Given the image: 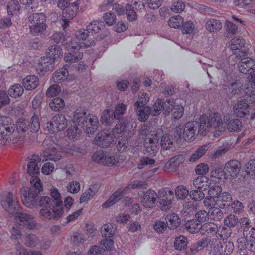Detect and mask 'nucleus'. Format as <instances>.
<instances>
[{"label":"nucleus","instance_id":"43","mask_svg":"<svg viewBox=\"0 0 255 255\" xmlns=\"http://www.w3.org/2000/svg\"><path fill=\"white\" fill-rule=\"evenodd\" d=\"M185 227L188 232L194 234L198 232L202 226L197 221L188 220L185 223Z\"/></svg>","mask_w":255,"mask_h":255},{"label":"nucleus","instance_id":"45","mask_svg":"<svg viewBox=\"0 0 255 255\" xmlns=\"http://www.w3.org/2000/svg\"><path fill=\"white\" fill-rule=\"evenodd\" d=\"M65 106L64 100L60 98H56L53 99L49 103V107L51 109L55 112H60L63 109Z\"/></svg>","mask_w":255,"mask_h":255},{"label":"nucleus","instance_id":"53","mask_svg":"<svg viewBox=\"0 0 255 255\" xmlns=\"http://www.w3.org/2000/svg\"><path fill=\"white\" fill-rule=\"evenodd\" d=\"M16 254L18 255H41L42 253L39 251L24 249L21 245L16 246Z\"/></svg>","mask_w":255,"mask_h":255},{"label":"nucleus","instance_id":"51","mask_svg":"<svg viewBox=\"0 0 255 255\" xmlns=\"http://www.w3.org/2000/svg\"><path fill=\"white\" fill-rule=\"evenodd\" d=\"M104 26V23L101 21H93L91 22L87 27V31L89 33H96L101 30Z\"/></svg>","mask_w":255,"mask_h":255},{"label":"nucleus","instance_id":"26","mask_svg":"<svg viewBox=\"0 0 255 255\" xmlns=\"http://www.w3.org/2000/svg\"><path fill=\"white\" fill-rule=\"evenodd\" d=\"M114 141L112 135L105 132L99 133L95 139V143L102 147L109 146Z\"/></svg>","mask_w":255,"mask_h":255},{"label":"nucleus","instance_id":"9","mask_svg":"<svg viewBox=\"0 0 255 255\" xmlns=\"http://www.w3.org/2000/svg\"><path fill=\"white\" fill-rule=\"evenodd\" d=\"M222 172L220 169H214L211 171L210 177L202 176L195 178L193 182L195 188L201 190H210L214 186H218L220 184V177L217 175Z\"/></svg>","mask_w":255,"mask_h":255},{"label":"nucleus","instance_id":"42","mask_svg":"<svg viewBox=\"0 0 255 255\" xmlns=\"http://www.w3.org/2000/svg\"><path fill=\"white\" fill-rule=\"evenodd\" d=\"M116 228L111 223L104 224L101 229V232L103 237L105 238L112 237L115 233Z\"/></svg>","mask_w":255,"mask_h":255},{"label":"nucleus","instance_id":"11","mask_svg":"<svg viewBox=\"0 0 255 255\" xmlns=\"http://www.w3.org/2000/svg\"><path fill=\"white\" fill-rule=\"evenodd\" d=\"M58 7L63 10V14L67 19H63L61 23L63 29L66 30L69 26L68 19H73L76 15L79 8V4L77 2H70V0H59Z\"/></svg>","mask_w":255,"mask_h":255},{"label":"nucleus","instance_id":"17","mask_svg":"<svg viewBox=\"0 0 255 255\" xmlns=\"http://www.w3.org/2000/svg\"><path fill=\"white\" fill-rule=\"evenodd\" d=\"M51 40L53 43L63 45L68 51H72L73 49H78L80 47V45L75 40L69 36L66 37L64 32L54 33Z\"/></svg>","mask_w":255,"mask_h":255},{"label":"nucleus","instance_id":"50","mask_svg":"<svg viewBox=\"0 0 255 255\" xmlns=\"http://www.w3.org/2000/svg\"><path fill=\"white\" fill-rule=\"evenodd\" d=\"M175 196L179 200L185 199L189 194V190L183 185L178 186L175 190Z\"/></svg>","mask_w":255,"mask_h":255},{"label":"nucleus","instance_id":"57","mask_svg":"<svg viewBox=\"0 0 255 255\" xmlns=\"http://www.w3.org/2000/svg\"><path fill=\"white\" fill-rule=\"evenodd\" d=\"M212 210L210 211L209 213V218L214 220H220L223 218V212L218 208H209Z\"/></svg>","mask_w":255,"mask_h":255},{"label":"nucleus","instance_id":"3","mask_svg":"<svg viewBox=\"0 0 255 255\" xmlns=\"http://www.w3.org/2000/svg\"><path fill=\"white\" fill-rule=\"evenodd\" d=\"M216 67L218 69H223L222 77L223 80L226 82L227 83H229L228 88L226 90L227 95L229 98H231L234 96L238 97L243 96V90L242 87L243 85L239 80L235 79V74L229 66L225 67L221 64L218 63ZM250 76H251L250 83L252 89H250V91L249 87H247L245 90L246 91H244V92L246 94L247 96L250 97V100H251V103H253L255 98V72L250 74ZM225 86H227L226 84Z\"/></svg>","mask_w":255,"mask_h":255},{"label":"nucleus","instance_id":"13","mask_svg":"<svg viewBox=\"0 0 255 255\" xmlns=\"http://www.w3.org/2000/svg\"><path fill=\"white\" fill-rule=\"evenodd\" d=\"M112 2L113 0H107L106 3L101 6V10H104L105 7H108L109 9L111 8L114 10L119 15L126 14L128 20L130 21H133L136 19V12L131 5L128 3L125 6L119 3L112 4Z\"/></svg>","mask_w":255,"mask_h":255},{"label":"nucleus","instance_id":"46","mask_svg":"<svg viewBox=\"0 0 255 255\" xmlns=\"http://www.w3.org/2000/svg\"><path fill=\"white\" fill-rule=\"evenodd\" d=\"M23 91V88L20 84H15L9 88L8 93L10 97L17 98L21 96Z\"/></svg>","mask_w":255,"mask_h":255},{"label":"nucleus","instance_id":"7","mask_svg":"<svg viewBox=\"0 0 255 255\" xmlns=\"http://www.w3.org/2000/svg\"><path fill=\"white\" fill-rule=\"evenodd\" d=\"M87 113H75L73 115V123L76 125H80L86 124V128L85 132L88 136H92L96 131L98 123V119L96 116L92 114Z\"/></svg>","mask_w":255,"mask_h":255},{"label":"nucleus","instance_id":"21","mask_svg":"<svg viewBox=\"0 0 255 255\" xmlns=\"http://www.w3.org/2000/svg\"><path fill=\"white\" fill-rule=\"evenodd\" d=\"M159 138L157 132H151L148 134L145 141V148L147 153L151 155L155 154L157 150Z\"/></svg>","mask_w":255,"mask_h":255},{"label":"nucleus","instance_id":"60","mask_svg":"<svg viewBox=\"0 0 255 255\" xmlns=\"http://www.w3.org/2000/svg\"><path fill=\"white\" fill-rule=\"evenodd\" d=\"M167 227L166 222L160 220H155L153 225V229L158 233H163Z\"/></svg>","mask_w":255,"mask_h":255},{"label":"nucleus","instance_id":"44","mask_svg":"<svg viewBox=\"0 0 255 255\" xmlns=\"http://www.w3.org/2000/svg\"><path fill=\"white\" fill-rule=\"evenodd\" d=\"M188 245L187 238L183 235H179L175 239L174 246L176 250L181 251L185 249Z\"/></svg>","mask_w":255,"mask_h":255},{"label":"nucleus","instance_id":"49","mask_svg":"<svg viewBox=\"0 0 255 255\" xmlns=\"http://www.w3.org/2000/svg\"><path fill=\"white\" fill-rule=\"evenodd\" d=\"M16 130L18 133H24L29 130L28 121L26 120L20 118L16 124Z\"/></svg>","mask_w":255,"mask_h":255},{"label":"nucleus","instance_id":"16","mask_svg":"<svg viewBox=\"0 0 255 255\" xmlns=\"http://www.w3.org/2000/svg\"><path fill=\"white\" fill-rule=\"evenodd\" d=\"M49 141L50 140L49 139L44 140L43 143L44 145L48 146V147L41 153L40 156L41 158H43V161L51 160L56 162L61 158L60 153L57 151L56 147L58 145L62 146V144L59 141H57L56 143H53L49 145Z\"/></svg>","mask_w":255,"mask_h":255},{"label":"nucleus","instance_id":"41","mask_svg":"<svg viewBox=\"0 0 255 255\" xmlns=\"http://www.w3.org/2000/svg\"><path fill=\"white\" fill-rule=\"evenodd\" d=\"M203 230L204 229H206V231L208 232H216L221 238H225L227 237L230 235L229 234H224V233H220L219 230L221 228L224 229V227H219V229L217 227V226L214 224L213 223L209 222L208 223L204 224L202 226Z\"/></svg>","mask_w":255,"mask_h":255},{"label":"nucleus","instance_id":"62","mask_svg":"<svg viewBox=\"0 0 255 255\" xmlns=\"http://www.w3.org/2000/svg\"><path fill=\"white\" fill-rule=\"evenodd\" d=\"M38 241L39 239L38 237L34 234H31L26 237L24 243L26 246L32 247L35 246Z\"/></svg>","mask_w":255,"mask_h":255},{"label":"nucleus","instance_id":"48","mask_svg":"<svg viewBox=\"0 0 255 255\" xmlns=\"http://www.w3.org/2000/svg\"><path fill=\"white\" fill-rule=\"evenodd\" d=\"M222 23L218 20L212 19L208 20L206 24V27L210 32H216L222 28Z\"/></svg>","mask_w":255,"mask_h":255},{"label":"nucleus","instance_id":"19","mask_svg":"<svg viewBox=\"0 0 255 255\" xmlns=\"http://www.w3.org/2000/svg\"><path fill=\"white\" fill-rule=\"evenodd\" d=\"M94 161L106 166H111L117 165L119 166L120 161L117 160L114 156H111L102 151H97L92 156Z\"/></svg>","mask_w":255,"mask_h":255},{"label":"nucleus","instance_id":"12","mask_svg":"<svg viewBox=\"0 0 255 255\" xmlns=\"http://www.w3.org/2000/svg\"><path fill=\"white\" fill-rule=\"evenodd\" d=\"M241 168L240 162L237 160H230L225 165L224 169L217 166L215 169H220L222 171L218 175L220 177V182H223L224 179L231 180L237 177Z\"/></svg>","mask_w":255,"mask_h":255},{"label":"nucleus","instance_id":"22","mask_svg":"<svg viewBox=\"0 0 255 255\" xmlns=\"http://www.w3.org/2000/svg\"><path fill=\"white\" fill-rule=\"evenodd\" d=\"M157 199V194L154 190L149 189L143 193L141 203L144 208L152 209L155 206Z\"/></svg>","mask_w":255,"mask_h":255},{"label":"nucleus","instance_id":"23","mask_svg":"<svg viewBox=\"0 0 255 255\" xmlns=\"http://www.w3.org/2000/svg\"><path fill=\"white\" fill-rule=\"evenodd\" d=\"M238 67L241 73L250 75L255 72V61L252 58H243L239 62Z\"/></svg>","mask_w":255,"mask_h":255},{"label":"nucleus","instance_id":"28","mask_svg":"<svg viewBox=\"0 0 255 255\" xmlns=\"http://www.w3.org/2000/svg\"><path fill=\"white\" fill-rule=\"evenodd\" d=\"M38 78L35 75H28L22 80V84L26 90L31 91L35 89L39 85Z\"/></svg>","mask_w":255,"mask_h":255},{"label":"nucleus","instance_id":"8","mask_svg":"<svg viewBox=\"0 0 255 255\" xmlns=\"http://www.w3.org/2000/svg\"><path fill=\"white\" fill-rule=\"evenodd\" d=\"M15 129L12 120L9 117H0V144L4 145L16 141L12 140L11 136Z\"/></svg>","mask_w":255,"mask_h":255},{"label":"nucleus","instance_id":"5","mask_svg":"<svg viewBox=\"0 0 255 255\" xmlns=\"http://www.w3.org/2000/svg\"><path fill=\"white\" fill-rule=\"evenodd\" d=\"M31 187H23L20 190L22 201L24 206L32 209L37 204V197L42 191V184L40 179L36 176H32L30 180Z\"/></svg>","mask_w":255,"mask_h":255},{"label":"nucleus","instance_id":"47","mask_svg":"<svg viewBox=\"0 0 255 255\" xmlns=\"http://www.w3.org/2000/svg\"><path fill=\"white\" fill-rule=\"evenodd\" d=\"M29 131L32 133H37L40 129L39 117L34 114L28 122Z\"/></svg>","mask_w":255,"mask_h":255},{"label":"nucleus","instance_id":"14","mask_svg":"<svg viewBox=\"0 0 255 255\" xmlns=\"http://www.w3.org/2000/svg\"><path fill=\"white\" fill-rule=\"evenodd\" d=\"M199 124L197 121L187 122L185 127H178L176 128L174 132L175 138H183L187 141H193L195 139V132Z\"/></svg>","mask_w":255,"mask_h":255},{"label":"nucleus","instance_id":"33","mask_svg":"<svg viewBox=\"0 0 255 255\" xmlns=\"http://www.w3.org/2000/svg\"><path fill=\"white\" fill-rule=\"evenodd\" d=\"M123 197H124V196L123 194L122 189H119L114 193L108 200L103 204L102 207L103 208H109L118 202Z\"/></svg>","mask_w":255,"mask_h":255},{"label":"nucleus","instance_id":"18","mask_svg":"<svg viewBox=\"0 0 255 255\" xmlns=\"http://www.w3.org/2000/svg\"><path fill=\"white\" fill-rule=\"evenodd\" d=\"M66 119L65 116L62 114H58L54 116L52 120L47 122L45 128L50 133H53L56 131H62L66 127Z\"/></svg>","mask_w":255,"mask_h":255},{"label":"nucleus","instance_id":"59","mask_svg":"<svg viewBox=\"0 0 255 255\" xmlns=\"http://www.w3.org/2000/svg\"><path fill=\"white\" fill-rule=\"evenodd\" d=\"M66 189L68 192L76 194L80 190V184L78 181H73L68 184Z\"/></svg>","mask_w":255,"mask_h":255},{"label":"nucleus","instance_id":"29","mask_svg":"<svg viewBox=\"0 0 255 255\" xmlns=\"http://www.w3.org/2000/svg\"><path fill=\"white\" fill-rule=\"evenodd\" d=\"M146 188V183L145 181L139 180H135L128 185L125 189H122L124 197L136 189H144Z\"/></svg>","mask_w":255,"mask_h":255},{"label":"nucleus","instance_id":"56","mask_svg":"<svg viewBox=\"0 0 255 255\" xmlns=\"http://www.w3.org/2000/svg\"><path fill=\"white\" fill-rule=\"evenodd\" d=\"M55 205L52 208L53 219H59L64 214V208L62 202L55 203Z\"/></svg>","mask_w":255,"mask_h":255},{"label":"nucleus","instance_id":"4","mask_svg":"<svg viewBox=\"0 0 255 255\" xmlns=\"http://www.w3.org/2000/svg\"><path fill=\"white\" fill-rule=\"evenodd\" d=\"M232 200L231 194L228 192H222V187L219 184L208 190V194L204 199L203 203L207 208H213L217 206L224 209L230 205Z\"/></svg>","mask_w":255,"mask_h":255},{"label":"nucleus","instance_id":"2","mask_svg":"<svg viewBox=\"0 0 255 255\" xmlns=\"http://www.w3.org/2000/svg\"><path fill=\"white\" fill-rule=\"evenodd\" d=\"M242 127L240 120L230 114H226L222 118L220 113H207L200 119L199 132L201 135L206 136L212 128L217 129L218 131L214 132L215 138L226 129L230 132H238Z\"/></svg>","mask_w":255,"mask_h":255},{"label":"nucleus","instance_id":"27","mask_svg":"<svg viewBox=\"0 0 255 255\" xmlns=\"http://www.w3.org/2000/svg\"><path fill=\"white\" fill-rule=\"evenodd\" d=\"M149 100V95L147 93H143L140 96L138 100L134 103L135 112H151L150 107H147L146 111L144 110V107Z\"/></svg>","mask_w":255,"mask_h":255},{"label":"nucleus","instance_id":"54","mask_svg":"<svg viewBox=\"0 0 255 255\" xmlns=\"http://www.w3.org/2000/svg\"><path fill=\"white\" fill-rule=\"evenodd\" d=\"M183 23V18L180 15L171 17L168 20V23L170 27L179 28Z\"/></svg>","mask_w":255,"mask_h":255},{"label":"nucleus","instance_id":"30","mask_svg":"<svg viewBox=\"0 0 255 255\" xmlns=\"http://www.w3.org/2000/svg\"><path fill=\"white\" fill-rule=\"evenodd\" d=\"M55 66V61L52 58L46 55L41 58L39 63V68L42 71L52 70Z\"/></svg>","mask_w":255,"mask_h":255},{"label":"nucleus","instance_id":"24","mask_svg":"<svg viewBox=\"0 0 255 255\" xmlns=\"http://www.w3.org/2000/svg\"><path fill=\"white\" fill-rule=\"evenodd\" d=\"M234 249L232 242L230 241H223L220 244H217L213 249V254L215 255H228L230 254Z\"/></svg>","mask_w":255,"mask_h":255},{"label":"nucleus","instance_id":"52","mask_svg":"<svg viewBox=\"0 0 255 255\" xmlns=\"http://www.w3.org/2000/svg\"><path fill=\"white\" fill-rule=\"evenodd\" d=\"M114 117L113 118L112 116L109 114V113H104L101 116V122L103 125L105 126L111 124L114 118L116 117H121L124 113H114Z\"/></svg>","mask_w":255,"mask_h":255},{"label":"nucleus","instance_id":"6","mask_svg":"<svg viewBox=\"0 0 255 255\" xmlns=\"http://www.w3.org/2000/svg\"><path fill=\"white\" fill-rule=\"evenodd\" d=\"M240 223L245 227L243 236L239 238L237 240L238 248L241 250L248 249L252 251H255V228H252L248 232L249 219L248 218L241 219Z\"/></svg>","mask_w":255,"mask_h":255},{"label":"nucleus","instance_id":"20","mask_svg":"<svg viewBox=\"0 0 255 255\" xmlns=\"http://www.w3.org/2000/svg\"><path fill=\"white\" fill-rule=\"evenodd\" d=\"M173 196V192L169 188H162L159 191L157 199L162 210L170 207Z\"/></svg>","mask_w":255,"mask_h":255},{"label":"nucleus","instance_id":"58","mask_svg":"<svg viewBox=\"0 0 255 255\" xmlns=\"http://www.w3.org/2000/svg\"><path fill=\"white\" fill-rule=\"evenodd\" d=\"M244 40L240 37H235L231 41L230 48L232 50H236L244 45Z\"/></svg>","mask_w":255,"mask_h":255},{"label":"nucleus","instance_id":"61","mask_svg":"<svg viewBox=\"0 0 255 255\" xmlns=\"http://www.w3.org/2000/svg\"><path fill=\"white\" fill-rule=\"evenodd\" d=\"M185 7L184 2L181 0H176L172 3L171 10L176 13H180L184 10Z\"/></svg>","mask_w":255,"mask_h":255},{"label":"nucleus","instance_id":"36","mask_svg":"<svg viewBox=\"0 0 255 255\" xmlns=\"http://www.w3.org/2000/svg\"><path fill=\"white\" fill-rule=\"evenodd\" d=\"M7 10L8 16H17L20 12V5L16 0L8 2L7 5Z\"/></svg>","mask_w":255,"mask_h":255},{"label":"nucleus","instance_id":"55","mask_svg":"<svg viewBox=\"0 0 255 255\" xmlns=\"http://www.w3.org/2000/svg\"><path fill=\"white\" fill-rule=\"evenodd\" d=\"M249 107L248 101L246 99L238 100L233 106L234 112H244Z\"/></svg>","mask_w":255,"mask_h":255},{"label":"nucleus","instance_id":"64","mask_svg":"<svg viewBox=\"0 0 255 255\" xmlns=\"http://www.w3.org/2000/svg\"><path fill=\"white\" fill-rule=\"evenodd\" d=\"M81 131L77 127L69 128L68 130V136L71 140H77L81 134Z\"/></svg>","mask_w":255,"mask_h":255},{"label":"nucleus","instance_id":"31","mask_svg":"<svg viewBox=\"0 0 255 255\" xmlns=\"http://www.w3.org/2000/svg\"><path fill=\"white\" fill-rule=\"evenodd\" d=\"M165 220L167 226L170 229H176L180 224V219L177 214L170 213L166 216Z\"/></svg>","mask_w":255,"mask_h":255},{"label":"nucleus","instance_id":"35","mask_svg":"<svg viewBox=\"0 0 255 255\" xmlns=\"http://www.w3.org/2000/svg\"><path fill=\"white\" fill-rule=\"evenodd\" d=\"M62 50L60 45H51L46 52V55L52 58L54 61L62 57Z\"/></svg>","mask_w":255,"mask_h":255},{"label":"nucleus","instance_id":"25","mask_svg":"<svg viewBox=\"0 0 255 255\" xmlns=\"http://www.w3.org/2000/svg\"><path fill=\"white\" fill-rule=\"evenodd\" d=\"M80 45V47L78 49H73L72 51H68V52L64 57V60L66 62L74 63L82 59L83 56L82 52L80 49L83 47L84 43L82 42H77Z\"/></svg>","mask_w":255,"mask_h":255},{"label":"nucleus","instance_id":"39","mask_svg":"<svg viewBox=\"0 0 255 255\" xmlns=\"http://www.w3.org/2000/svg\"><path fill=\"white\" fill-rule=\"evenodd\" d=\"M181 158V156H176L168 161L164 165V169L168 171H174L177 167L181 163L182 161L180 160Z\"/></svg>","mask_w":255,"mask_h":255},{"label":"nucleus","instance_id":"37","mask_svg":"<svg viewBox=\"0 0 255 255\" xmlns=\"http://www.w3.org/2000/svg\"><path fill=\"white\" fill-rule=\"evenodd\" d=\"M209 144H206L198 148L189 158V161L194 162L201 158L210 148Z\"/></svg>","mask_w":255,"mask_h":255},{"label":"nucleus","instance_id":"38","mask_svg":"<svg viewBox=\"0 0 255 255\" xmlns=\"http://www.w3.org/2000/svg\"><path fill=\"white\" fill-rule=\"evenodd\" d=\"M129 124L123 125L119 124L116 125V127L113 130V135L115 138L118 137H127L129 133L127 132V127L129 128Z\"/></svg>","mask_w":255,"mask_h":255},{"label":"nucleus","instance_id":"32","mask_svg":"<svg viewBox=\"0 0 255 255\" xmlns=\"http://www.w3.org/2000/svg\"><path fill=\"white\" fill-rule=\"evenodd\" d=\"M68 75L67 66H64L54 73L52 80L55 83H61L67 79Z\"/></svg>","mask_w":255,"mask_h":255},{"label":"nucleus","instance_id":"1","mask_svg":"<svg viewBox=\"0 0 255 255\" xmlns=\"http://www.w3.org/2000/svg\"><path fill=\"white\" fill-rule=\"evenodd\" d=\"M1 205L5 211L14 214V225L11 230L12 240L18 241L21 238V228L33 230L36 228L37 223L34 216L20 212L21 206L15 194L11 192L3 193L1 196Z\"/></svg>","mask_w":255,"mask_h":255},{"label":"nucleus","instance_id":"40","mask_svg":"<svg viewBox=\"0 0 255 255\" xmlns=\"http://www.w3.org/2000/svg\"><path fill=\"white\" fill-rule=\"evenodd\" d=\"M98 185L91 186L88 190H86L81 195L80 203H83L90 200L98 190Z\"/></svg>","mask_w":255,"mask_h":255},{"label":"nucleus","instance_id":"15","mask_svg":"<svg viewBox=\"0 0 255 255\" xmlns=\"http://www.w3.org/2000/svg\"><path fill=\"white\" fill-rule=\"evenodd\" d=\"M153 112H183L184 108L181 105L177 104L173 100H167L164 101L158 99L153 105Z\"/></svg>","mask_w":255,"mask_h":255},{"label":"nucleus","instance_id":"34","mask_svg":"<svg viewBox=\"0 0 255 255\" xmlns=\"http://www.w3.org/2000/svg\"><path fill=\"white\" fill-rule=\"evenodd\" d=\"M32 161H30L27 165V172L30 175H34L39 173V169L37 163L41 160V158L39 156H32Z\"/></svg>","mask_w":255,"mask_h":255},{"label":"nucleus","instance_id":"63","mask_svg":"<svg viewBox=\"0 0 255 255\" xmlns=\"http://www.w3.org/2000/svg\"><path fill=\"white\" fill-rule=\"evenodd\" d=\"M246 172L253 179L255 177V159L251 160L246 165Z\"/></svg>","mask_w":255,"mask_h":255},{"label":"nucleus","instance_id":"10","mask_svg":"<svg viewBox=\"0 0 255 255\" xmlns=\"http://www.w3.org/2000/svg\"><path fill=\"white\" fill-rule=\"evenodd\" d=\"M28 21L32 24L29 26L30 32L33 36L42 34L46 29L47 18L43 13H34L28 17Z\"/></svg>","mask_w":255,"mask_h":255}]
</instances>
